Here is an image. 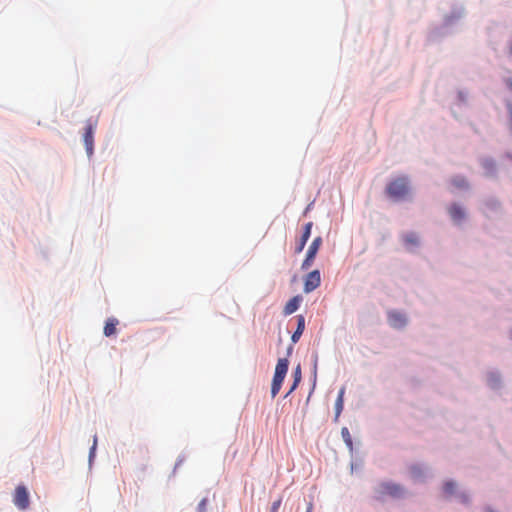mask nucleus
<instances>
[{"label":"nucleus","instance_id":"nucleus-1","mask_svg":"<svg viewBox=\"0 0 512 512\" xmlns=\"http://www.w3.org/2000/svg\"><path fill=\"white\" fill-rule=\"evenodd\" d=\"M386 194L394 201H403L411 195V183L408 176H399L392 179L386 186Z\"/></svg>","mask_w":512,"mask_h":512},{"label":"nucleus","instance_id":"nucleus-2","mask_svg":"<svg viewBox=\"0 0 512 512\" xmlns=\"http://www.w3.org/2000/svg\"><path fill=\"white\" fill-rule=\"evenodd\" d=\"M289 361L286 358H280L275 367V373L271 385V396L274 398L281 389L282 383L288 371Z\"/></svg>","mask_w":512,"mask_h":512},{"label":"nucleus","instance_id":"nucleus-3","mask_svg":"<svg viewBox=\"0 0 512 512\" xmlns=\"http://www.w3.org/2000/svg\"><path fill=\"white\" fill-rule=\"evenodd\" d=\"M13 503L19 510H26L29 508V492L24 485H18L15 488L13 493Z\"/></svg>","mask_w":512,"mask_h":512},{"label":"nucleus","instance_id":"nucleus-4","mask_svg":"<svg viewBox=\"0 0 512 512\" xmlns=\"http://www.w3.org/2000/svg\"><path fill=\"white\" fill-rule=\"evenodd\" d=\"M321 245H322V238L320 236L314 238V240L312 241V243L310 244V246L307 250L306 257L302 262L301 268L303 270H307L312 266L314 259L317 255V252H318L319 248L321 247Z\"/></svg>","mask_w":512,"mask_h":512},{"label":"nucleus","instance_id":"nucleus-5","mask_svg":"<svg viewBox=\"0 0 512 512\" xmlns=\"http://www.w3.org/2000/svg\"><path fill=\"white\" fill-rule=\"evenodd\" d=\"M387 320L389 325L394 329H403L408 323L407 316L397 310L388 311Z\"/></svg>","mask_w":512,"mask_h":512},{"label":"nucleus","instance_id":"nucleus-6","mask_svg":"<svg viewBox=\"0 0 512 512\" xmlns=\"http://www.w3.org/2000/svg\"><path fill=\"white\" fill-rule=\"evenodd\" d=\"M321 276L319 270L311 271L304 280V291L310 293L320 286Z\"/></svg>","mask_w":512,"mask_h":512},{"label":"nucleus","instance_id":"nucleus-7","mask_svg":"<svg viewBox=\"0 0 512 512\" xmlns=\"http://www.w3.org/2000/svg\"><path fill=\"white\" fill-rule=\"evenodd\" d=\"M94 131L95 124L88 122L85 128V133L83 135V141L88 155H91L93 153Z\"/></svg>","mask_w":512,"mask_h":512},{"label":"nucleus","instance_id":"nucleus-8","mask_svg":"<svg viewBox=\"0 0 512 512\" xmlns=\"http://www.w3.org/2000/svg\"><path fill=\"white\" fill-rule=\"evenodd\" d=\"M381 492L383 494H388L392 497H401L404 493L403 488L396 483L386 482L381 484Z\"/></svg>","mask_w":512,"mask_h":512},{"label":"nucleus","instance_id":"nucleus-9","mask_svg":"<svg viewBox=\"0 0 512 512\" xmlns=\"http://www.w3.org/2000/svg\"><path fill=\"white\" fill-rule=\"evenodd\" d=\"M312 226H313L312 222H308L305 224L302 236H301L299 243L297 244V247L295 250L296 253H300L303 251V249L311 235Z\"/></svg>","mask_w":512,"mask_h":512},{"label":"nucleus","instance_id":"nucleus-10","mask_svg":"<svg viewBox=\"0 0 512 512\" xmlns=\"http://www.w3.org/2000/svg\"><path fill=\"white\" fill-rule=\"evenodd\" d=\"M302 301V297L300 295L294 296L291 298L285 305L283 309L284 315H291L294 313L300 306Z\"/></svg>","mask_w":512,"mask_h":512},{"label":"nucleus","instance_id":"nucleus-11","mask_svg":"<svg viewBox=\"0 0 512 512\" xmlns=\"http://www.w3.org/2000/svg\"><path fill=\"white\" fill-rule=\"evenodd\" d=\"M305 329V318L302 315L297 316V328L292 334L291 340L293 343H297L303 334V331Z\"/></svg>","mask_w":512,"mask_h":512},{"label":"nucleus","instance_id":"nucleus-12","mask_svg":"<svg viewBox=\"0 0 512 512\" xmlns=\"http://www.w3.org/2000/svg\"><path fill=\"white\" fill-rule=\"evenodd\" d=\"M450 215L453 221L457 224H460L466 218L465 211L460 206L457 205H453L450 208Z\"/></svg>","mask_w":512,"mask_h":512},{"label":"nucleus","instance_id":"nucleus-13","mask_svg":"<svg viewBox=\"0 0 512 512\" xmlns=\"http://www.w3.org/2000/svg\"><path fill=\"white\" fill-rule=\"evenodd\" d=\"M344 394H345V388L342 387L338 393V397L335 402V418H336V420L339 418V416L343 410Z\"/></svg>","mask_w":512,"mask_h":512},{"label":"nucleus","instance_id":"nucleus-14","mask_svg":"<svg viewBox=\"0 0 512 512\" xmlns=\"http://www.w3.org/2000/svg\"><path fill=\"white\" fill-rule=\"evenodd\" d=\"M116 318H109L104 326V335L110 337L116 333V326L118 325Z\"/></svg>","mask_w":512,"mask_h":512},{"label":"nucleus","instance_id":"nucleus-15","mask_svg":"<svg viewBox=\"0 0 512 512\" xmlns=\"http://www.w3.org/2000/svg\"><path fill=\"white\" fill-rule=\"evenodd\" d=\"M404 243L407 247L417 246L419 244V237L416 233L410 232L404 236Z\"/></svg>","mask_w":512,"mask_h":512},{"label":"nucleus","instance_id":"nucleus-16","mask_svg":"<svg viewBox=\"0 0 512 512\" xmlns=\"http://www.w3.org/2000/svg\"><path fill=\"white\" fill-rule=\"evenodd\" d=\"M293 376H294V382L290 388V390L288 391V393L286 394V396H288L289 394H291L295 389L296 387L298 386V384L300 383L301 381V367L300 365H298L295 370H294V373H293Z\"/></svg>","mask_w":512,"mask_h":512},{"label":"nucleus","instance_id":"nucleus-17","mask_svg":"<svg viewBox=\"0 0 512 512\" xmlns=\"http://www.w3.org/2000/svg\"><path fill=\"white\" fill-rule=\"evenodd\" d=\"M410 475L414 480H420L424 477V470L419 465H413L410 467Z\"/></svg>","mask_w":512,"mask_h":512},{"label":"nucleus","instance_id":"nucleus-18","mask_svg":"<svg viewBox=\"0 0 512 512\" xmlns=\"http://www.w3.org/2000/svg\"><path fill=\"white\" fill-rule=\"evenodd\" d=\"M449 487H450V498L459 499V501H461V502H466L468 500V497L466 495H459L455 491L454 483L450 482Z\"/></svg>","mask_w":512,"mask_h":512},{"label":"nucleus","instance_id":"nucleus-19","mask_svg":"<svg viewBox=\"0 0 512 512\" xmlns=\"http://www.w3.org/2000/svg\"><path fill=\"white\" fill-rule=\"evenodd\" d=\"M341 435H342V438H343L344 442L346 443V445L350 449H352V446H353L352 438H351L350 432L347 427H343L341 429Z\"/></svg>","mask_w":512,"mask_h":512},{"label":"nucleus","instance_id":"nucleus-20","mask_svg":"<svg viewBox=\"0 0 512 512\" xmlns=\"http://www.w3.org/2000/svg\"><path fill=\"white\" fill-rule=\"evenodd\" d=\"M488 382L490 386L497 387L498 384L500 383V376L496 373H491L488 376Z\"/></svg>","mask_w":512,"mask_h":512},{"label":"nucleus","instance_id":"nucleus-21","mask_svg":"<svg viewBox=\"0 0 512 512\" xmlns=\"http://www.w3.org/2000/svg\"><path fill=\"white\" fill-rule=\"evenodd\" d=\"M281 503H282V499L279 498L277 499L276 501H274L271 505V508H270V512H278L280 506H281Z\"/></svg>","mask_w":512,"mask_h":512},{"label":"nucleus","instance_id":"nucleus-22","mask_svg":"<svg viewBox=\"0 0 512 512\" xmlns=\"http://www.w3.org/2000/svg\"><path fill=\"white\" fill-rule=\"evenodd\" d=\"M206 506H207V499H202L198 506H197V512H206Z\"/></svg>","mask_w":512,"mask_h":512},{"label":"nucleus","instance_id":"nucleus-23","mask_svg":"<svg viewBox=\"0 0 512 512\" xmlns=\"http://www.w3.org/2000/svg\"><path fill=\"white\" fill-rule=\"evenodd\" d=\"M453 182H454V184H455L457 187H466V186H467V184H466L465 180H463V179H462V180H457V179H455Z\"/></svg>","mask_w":512,"mask_h":512},{"label":"nucleus","instance_id":"nucleus-24","mask_svg":"<svg viewBox=\"0 0 512 512\" xmlns=\"http://www.w3.org/2000/svg\"><path fill=\"white\" fill-rule=\"evenodd\" d=\"M509 115H510L509 126L512 131V106H510V108H509Z\"/></svg>","mask_w":512,"mask_h":512},{"label":"nucleus","instance_id":"nucleus-25","mask_svg":"<svg viewBox=\"0 0 512 512\" xmlns=\"http://www.w3.org/2000/svg\"><path fill=\"white\" fill-rule=\"evenodd\" d=\"M306 512H313V503L312 502L308 503Z\"/></svg>","mask_w":512,"mask_h":512},{"label":"nucleus","instance_id":"nucleus-26","mask_svg":"<svg viewBox=\"0 0 512 512\" xmlns=\"http://www.w3.org/2000/svg\"><path fill=\"white\" fill-rule=\"evenodd\" d=\"M506 84L508 85L509 89L512 90V78L507 79Z\"/></svg>","mask_w":512,"mask_h":512}]
</instances>
